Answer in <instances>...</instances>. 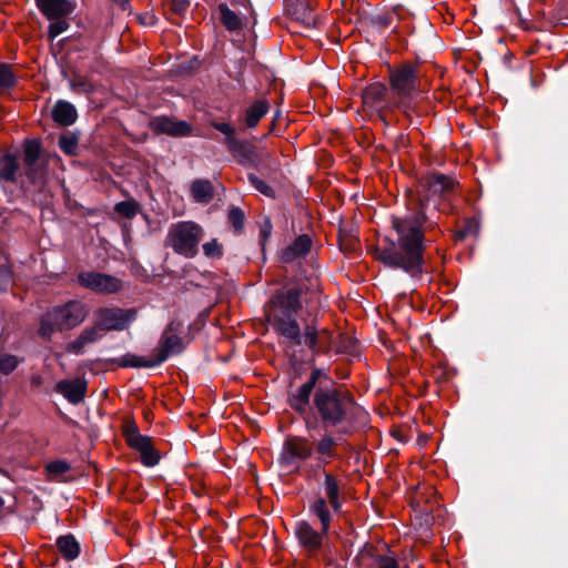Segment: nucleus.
Here are the masks:
<instances>
[{
	"label": "nucleus",
	"instance_id": "nucleus-42",
	"mask_svg": "<svg viewBox=\"0 0 568 568\" xmlns=\"http://www.w3.org/2000/svg\"><path fill=\"white\" fill-rule=\"evenodd\" d=\"M57 19H58L57 21L52 22L49 26V37L51 39L57 38L58 36H60L62 32H64L68 29V23L65 20H61L59 18H57Z\"/></svg>",
	"mask_w": 568,
	"mask_h": 568
},
{
	"label": "nucleus",
	"instance_id": "nucleus-7",
	"mask_svg": "<svg viewBox=\"0 0 568 568\" xmlns=\"http://www.w3.org/2000/svg\"><path fill=\"white\" fill-rule=\"evenodd\" d=\"M95 325L101 333L109 331H124L136 318L134 308L101 307L94 312Z\"/></svg>",
	"mask_w": 568,
	"mask_h": 568
},
{
	"label": "nucleus",
	"instance_id": "nucleus-37",
	"mask_svg": "<svg viewBox=\"0 0 568 568\" xmlns=\"http://www.w3.org/2000/svg\"><path fill=\"white\" fill-rule=\"evenodd\" d=\"M159 364H155V356L153 355L150 359H144L142 357H131L125 359L124 366H131V367H154Z\"/></svg>",
	"mask_w": 568,
	"mask_h": 568
},
{
	"label": "nucleus",
	"instance_id": "nucleus-39",
	"mask_svg": "<svg viewBox=\"0 0 568 568\" xmlns=\"http://www.w3.org/2000/svg\"><path fill=\"white\" fill-rule=\"evenodd\" d=\"M248 180L251 182V184L257 190L260 191L262 194L264 195H267V196H272L273 195V189L267 185L263 180H261L260 178L251 174L248 175Z\"/></svg>",
	"mask_w": 568,
	"mask_h": 568
},
{
	"label": "nucleus",
	"instance_id": "nucleus-29",
	"mask_svg": "<svg viewBox=\"0 0 568 568\" xmlns=\"http://www.w3.org/2000/svg\"><path fill=\"white\" fill-rule=\"evenodd\" d=\"M219 10L221 13V20L229 30L234 31L242 27L239 16L234 11L230 10L225 4H221Z\"/></svg>",
	"mask_w": 568,
	"mask_h": 568
},
{
	"label": "nucleus",
	"instance_id": "nucleus-31",
	"mask_svg": "<svg viewBox=\"0 0 568 568\" xmlns=\"http://www.w3.org/2000/svg\"><path fill=\"white\" fill-rule=\"evenodd\" d=\"M212 126L225 135L224 143L231 151L237 146L239 141L234 136L235 130L232 125L224 122H213Z\"/></svg>",
	"mask_w": 568,
	"mask_h": 568
},
{
	"label": "nucleus",
	"instance_id": "nucleus-11",
	"mask_svg": "<svg viewBox=\"0 0 568 568\" xmlns=\"http://www.w3.org/2000/svg\"><path fill=\"white\" fill-rule=\"evenodd\" d=\"M294 535L301 548L308 555H315L321 550L327 532L315 530L306 520H298L294 526Z\"/></svg>",
	"mask_w": 568,
	"mask_h": 568
},
{
	"label": "nucleus",
	"instance_id": "nucleus-9",
	"mask_svg": "<svg viewBox=\"0 0 568 568\" xmlns=\"http://www.w3.org/2000/svg\"><path fill=\"white\" fill-rule=\"evenodd\" d=\"M78 282L82 287L98 294H114L122 288V282L118 277L99 272H81Z\"/></svg>",
	"mask_w": 568,
	"mask_h": 568
},
{
	"label": "nucleus",
	"instance_id": "nucleus-33",
	"mask_svg": "<svg viewBox=\"0 0 568 568\" xmlns=\"http://www.w3.org/2000/svg\"><path fill=\"white\" fill-rule=\"evenodd\" d=\"M114 210L120 215L132 219L139 211V204L133 200L122 201L115 204Z\"/></svg>",
	"mask_w": 568,
	"mask_h": 568
},
{
	"label": "nucleus",
	"instance_id": "nucleus-35",
	"mask_svg": "<svg viewBox=\"0 0 568 568\" xmlns=\"http://www.w3.org/2000/svg\"><path fill=\"white\" fill-rule=\"evenodd\" d=\"M16 82L11 67L6 63H0V89H8Z\"/></svg>",
	"mask_w": 568,
	"mask_h": 568
},
{
	"label": "nucleus",
	"instance_id": "nucleus-32",
	"mask_svg": "<svg viewBox=\"0 0 568 568\" xmlns=\"http://www.w3.org/2000/svg\"><path fill=\"white\" fill-rule=\"evenodd\" d=\"M369 568H399L397 560L389 555H372Z\"/></svg>",
	"mask_w": 568,
	"mask_h": 568
},
{
	"label": "nucleus",
	"instance_id": "nucleus-10",
	"mask_svg": "<svg viewBox=\"0 0 568 568\" xmlns=\"http://www.w3.org/2000/svg\"><path fill=\"white\" fill-rule=\"evenodd\" d=\"M390 84L399 97L412 98L419 91L416 69L409 64L390 71Z\"/></svg>",
	"mask_w": 568,
	"mask_h": 568
},
{
	"label": "nucleus",
	"instance_id": "nucleus-14",
	"mask_svg": "<svg viewBox=\"0 0 568 568\" xmlns=\"http://www.w3.org/2000/svg\"><path fill=\"white\" fill-rule=\"evenodd\" d=\"M126 442L130 447L140 453L142 463L146 466H153L159 462L151 438L141 435L135 428L126 430Z\"/></svg>",
	"mask_w": 568,
	"mask_h": 568
},
{
	"label": "nucleus",
	"instance_id": "nucleus-34",
	"mask_svg": "<svg viewBox=\"0 0 568 568\" xmlns=\"http://www.w3.org/2000/svg\"><path fill=\"white\" fill-rule=\"evenodd\" d=\"M19 365L17 356L0 352V374L9 375Z\"/></svg>",
	"mask_w": 568,
	"mask_h": 568
},
{
	"label": "nucleus",
	"instance_id": "nucleus-2",
	"mask_svg": "<svg viewBox=\"0 0 568 568\" xmlns=\"http://www.w3.org/2000/svg\"><path fill=\"white\" fill-rule=\"evenodd\" d=\"M40 143L28 141L23 149V170H20L14 155L4 154L0 158V180L7 182L29 183L41 189L47 181V161L40 156Z\"/></svg>",
	"mask_w": 568,
	"mask_h": 568
},
{
	"label": "nucleus",
	"instance_id": "nucleus-4",
	"mask_svg": "<svg viewBox=\"0 0 568 568\" xmlns=\"http://www.w3.org/2000/svg\"><path fill=\"white\" fill-rule=\"evenodd\" d=\"M314 407L326 426H336L348 419L355 408L353 397L334 388L317 389L314 394Z\"/></svg>",
	"mask_w": 568,
	"mask_h": 568
},
{
	"label": "nucleus",
	"instance_id": "nucleus-3",
	"mask_svg": "<svg viewBox=\"0 0 568 568\" xmlns=\"http://www.w3.org/2000/svg\"><path fill=\"white\" fill-rule=\"evenodd\" d=\"M300 291L290 288L274 295L265 308L266 321L281 335L301 344V329L296 314L301 310Z\"/></svg>",
	"mask_w": 568,
	"mask_h": 568
},
{
	"label": "nucleus",
	"instance_id": "nucleus-44",
	"mask_svg": "<svg viewBox=\"0 0 568 568\" xmlns=\"http://www.w3.org/2000/svg\"><path fill=\"white\" fill-rule=\"evenodd\" d=\"M272 225L268 220L261 227V234L264 239H266L271 234Z\"/></svg>",
	"mask_w": 568,
	"mask_h": 568
},
{
	"label": "nucleus",
	"instance_id": "nucleus-15",
	"mask_svg": "<svg viewBox=\"0 0 568 568\" xmlns=\"http://www.w3.org/2000/svg\"><path fill=\"white\" fill-rule=\"evenodd\" d=\"M183 349L182 339L169 332H164L161 338L160 346L154 351L155 364H161L168 359L169 356L179 354Z\"/></svg>",
	"mask_w": 568,
	"mask_h": 568
},
{
	"label": "nucleus",
	"instance_id": "nucleus-22",
	"mask_svg": "<svg viewBox=\"0 0 568 568\" xmlns=\"http://www.w3.org/2000/svg\"><path fill=\"white\" fill-rule=\"evenodd\" d=\"M52 119L62 126H69L77 120L75 108L67 101L59 100L52 108Z\"/></svg>",
	"mask_w": 568,
	"mask_h": 568
},
{
	"label": "nucleus",
	"instance_id": "nucleus-27",
	"mask_svg": "<svg viewBox=\"0 0 568 568\" xmlns=\"http://www.w3.org/2000/svg\"><path fill=\"white\" fill-rule=\"evenodd\" d=\"M324 490L329 505L335 511L341 509L339 503V485L336 478L325 473Z\"/></svg>",
	"mask_w": 568,
	"mask_h": 568
},
{
	"label": "nucleus",
	"instance_id": "nucleus-45",
	"mask_svg": "<svg viewBox=\"0 0 568 568\" xmlns=\"http://www.w3.org/2000/svg\"><path fill=\"white\" fill-rule=\"evenodd\" d=\"M2 504H3V500H2V498L0 497V506H1Z\"/></svg>",
	"mask_w": 568,
	"mask_h": 568
},
{
	"label": "nucleus",
	"instance_id": "nucleus-28",
	"mask_svg": "<svg viewBox=\"0 0 568 568\" xmlns=\"http://www.w3.org/2000/svg\"><path fill=\"white\" fill-rule=\"evenodd\" d=\"M268 112V105L265 101L260 100L253 103L246 111L245 123L248 128L257 125L260 120Z\"/></svg>",
	"mask_w": 568,
	"mask_h": 568
},
{
	"label": "nucleus",
	"instance_id": "nucleus-6",
	"mask_svg": "<svg viewBox=\"0 0 568 568\" xmlns=\"http://www.w3.org/2000/svg\"><path fill=\"white\" fill-rule=\"evenodd\" d=\"M203 236V229L199 224L192 221L178 222L170 226L165 245L176 254L192 258L197 254Z\"/></svg>",
	"mask_w": 568,
	"mask_h": 568
},
{
	"label": "nucleus",
	"instance_id": "nucleus-17",
	"mask_svg": "<svg viewBox=\"0 0 568 568\" xmlns=\"http://www.w3.org/2000/svg\"><path fill=\"white\" fill-rule=\"evenodd\" d=\"M57 389L61 393L70 403L79 404L83 400L87 390V382L80 378L72 381H60L57 384Z\"/></svg>",
	"mask_w": 568,
	"mask_h": 568
},
{
	"label": "nucleus",
	"instance_id": "nucleus-23",
	"mask_svg": "<svg viewBox=\"0 0 568 568\" xmlns=\"http://www.w3.org/2000/svg\"><path fill=\"white\" fill-rule=\"evenodd\" d=\"M337 440L325 434L316 444V453L321 464H328L336 455Z\"/></svg>",
	"mask_w": 568,
	"mask_h": 568
},
{
	"label": "nucleus",
	"instance_id": "nucleus-38",
	"mask_svg": "<svg viewBox=\"0 0 568 568\" xmlns=\"http://www.w3.org/2000/svg\"><path fill=\"white\" fill-rule=\"evenodd\" d=\"M59 146L64 153L73 154L77 149V139L72 135H61Z\"/></svg>",
	"mask_w": 568,
	"mask_h": 568
},
{
	"label": "nucleus",
	"instance_id": "nucleus-43",
	"mask_svg": "<svg viewBox=\"0 0 568 568\" xmlns=\"http://www.w3.org/2000/svg\"><path fill=\"white\" fill-rule=\"evenodd\" d=\"M173 9L176 12H183L189 7L187 0H172Z\"/></svg>",
	"mask_w": 568,
	"mask_h": 568
},
{
	"label": "nucleus",
	"instance_id": "nucleus-20",
	"mask_svg": "<svg viewBox=\"0 0 568 568\" xmlns=\"http://www.w3.org/2000/svg\"><path fill=\"white\" fill-rule=\"evenodd\" d=\"M386 89L382 83H373L368 85L362 93L363 104L372 110L378 111L385 104Z\"/></svg>",
	"mask_w": 568,
	"mask_h": 568
},
{
	"label": "nucleus",
	"instance_id": "nucleus-36",
	"mask_svg": "<svg viewBox=\"0 0 568 568\" xmlns=\"http://www.w3.org/2000/svg\"><path fill=\"white\" fill-rule=\"evenodd\" d=\"M318 333L313 326H307L305 328L303 337L301 336V344L304 343L307 345L311 349L315 351L317 347L318 342Z\"/></svg>",
	"mask_w": 568,
	"mask_h": 568
},
{
	"label": "nucleus",
	"instance_id": "nucleus-21",
	"mask_svg": "<svg viewBox=\"0 0 568 568\" xmlns=\"http://www.w3.org/2000/svg\"><path fill=\"white\" fill-rule=\"evenodd\" d=\"M312 241L307 235H300L282 253L284 262L291 263L304 257L311 250Z\"/></svg>",
	"mask_w": 568,
	"mask_h": 568
},
{
	"label": "nucleus",
	"instance_id": "nucleus-18",
	"mask_svg": "<svg viewBox=\"0 0 568 568\" xmlns=\"http://www.w3.org/2000/svg\"><path fill=\"white\" fill-rule=\"evenodd\" d=\"M102 337V333L97 325L83 329L80 335L72 342L68 343L65 351L71 354L80 355L84 348L98 342Z\"/></svg>",
	"mask_w": 568,
	"mask_h": 568
},
{
	"label": "nucleus",
	"instance_id": "nucleus-19",
	"mask_svg": "<svg viewBox=\"0 0 568 568\" xmlns=\"http://www.w3.org/2000/svg\"><path fill=\"white\" fill-rule=\"evenodd\" d=\"M39 10L50 20L64 17L72 12L68 0H37Z\"/></svg>",
	"mask_w": 568,
	"mask_h": 568
},
{
	"label": "nucleus",
	"instance_id": "nucleus-1",
	"mask_svg": "<svg viewBox=\"0 0 568 568\" xmlns=\"http://www.w3.org/2000/svg\"><path fill=\"white\" fill-rule=\"evenodd\" d=\"M423 223L422 214L394 217L392 224L398 236V248L393 241H385L375 248L376 258L388 267L402 268L413 276L419 274L424 261Z\"/></svg>",
	"mask_w": 568,
	"mask_h": 568
},
{
	"label": "nucleus",
	"instance_id": "nucleus-12",
	"mask_svg": "<svg viewBox=\"0 0 568 568\" xmlns=\"http://www.w3.org/2000/svg\"><path fill=\"white\" fill-rule=\"evenodd\" d=\"M150 129L158 134L170 136H187L192 134V125L183 120H173L169 116H155L150 120Z\"/></svg>",
	"mask_w": 568,
	"mask_h": 568
},
{
	"label": "nucleus",
	"instance_id": "nucleus-24",
	"mask_svg": "<svg viewBox=\"0 0 568 568\" xmlns=\"http://www.w3.org/2000/svg\"><path fill=\"white\" fill-rule=\"evenodd\" d=\"M310 514L320 520L323 532H328L332 517L327 501L323 497H318L311 504Z\"/></svg>",
	"mask_w": 568,
	"mask_h": 568
},
{
	"label": "nucleus",
	"instance_id": "nucleus-16",
	"mask_svg": "<svg viewBox=\"0 0 568 568\" xmlns=\"http://www.w3.org/2000/svg\"><path fill=\"white\" fill-rule=\"evenodd\" d=\"M317 378L318 372L315 371L312 373L310 379L303 385H301L294 394H292L290 398V404L293 409L300 413L306 410L310 403L311 393L316 385Z\"/></svg>",
	"mask_w": 568,
	"mask_h": 568
},
{
	"label": "nucleus",
	"instance_id": "nucleus-40",
	"mask_svg": "<svg viewBox=\"0 0 568 568\" xmlns=\"http://www.w3.org/2000/svg\"><path fill=\"white\" fill-rule=\"evenodd\" d=\"M229 221L235 230H241L244 224V214L241 209L233 207L229 213Z\"/></svg>",
	"mask_w": 568,
	"mask_h": 568
},
{
	"label": "nucleus",
	"instance_id": "nucleus-5",
	"mask_svg": "<svg viewBox=\"0 0 568 568\" xmlns=\"http://www.w3.org/2000/svg\"><path fill=\"white\" fill-rule=\"evenodd\" d=\"M87 315V305L79 301H70L62 306L53 307L41 317L39 335L50 339L55 332L71 329L80 325Z\"/></svg>",
	"mask_w": 568,
	"mask_h": 568
},
{
	"label": "nucleus",
	"instance_id": "nucleus-30",
	"mask_svg": "<svg viewBox=\"0 0 568 568\" xmlns=\"http://www.w3.org/2000/svg\"><path fill=\"white\" fill-rule=\"evenodd\" d=\"M69 470L70 465L65 460H54L45 465V471L50 480H60Z\"/></svg>",
	"mask_w": 568,
	"mask_h": 568
},
{
	"label": "nucleus",
	"instance_id": "nucleus-25",
	"mask_svg": "<svg viewBox=\"0 0 568 568\" xmlns=\"http://www.w3.org/2000/svg\"><path fill=\"white\" fill-rule=\"evenodd\" d=\"M190 191L193 200L199 203H209L214 195L213 185L209 180L193 181Z\"/></svg>",
	"mask_w": 568,
	"mask_h": 568
},
{
	"label": "nucleus",
	"instance_id": "nucleus-26",
	"mask_svg": "<svg viewBox=\"0 0 568 568\" xmlns=\"http://www.w3.org/2000/svg\"><path fill=\"white\" fill-rule=\"evenodd\" d=\"M57 547L67 560H73L80 554V545L72 535L60 536L57 539Z\"/></svg>",
	"mask_w": 568,
	"mask_h": 568
},
{
	"label": "nucleus",
	"instance_id": "nucleus-13",
	"mask_svg": "<svg viewBox=\"0 0 568 568\" xmlns=\"http://www.w3.org/2000/svg\"><path fill=\"white\" fill-rule=\"evenodd\" d=\"M457 182L450 176H446L439 173L430 174L425 179L423 183V187L425 189L426 194L423 195L420 202L429 201L435 196H445L454 191ZM422 206H424V203H422Z\"/></svg>",
	"mask_w": 568,
	"mask_h": 568
},
{
	"label": "nucleus",
	"instance_id": "nucleus-41",
	"mask_svg": "<svg viewBox=\"0 0 568 568\" xmlns=\"http://www.w3.org/2000/svg\"><path fill=\"white\" fill-rule=\"evenodd\" d=\"M203 252L207 257H220L222 254V246L217 243L216 240H212L203 244Z\"/></svg>",
	"mask_w": 568,
	"mask_h": 568
},
{
	"label": "nucleus",
	"instance_id": "nucleus-8",
	"mask_svg": "<svg viewBox=\"0 0 568 568\" xmlns=\"http://www.w3.org/2000/svg\"><path fill=\"white\" fill-rule=\"evenodd\" d=\"M313 448L310 440L305 437L288 438L280 456V463L286 468H298L302 460L312 455Z\"/></svg>",
	"mask_w": 568,
	"mask_h": 568
}]
</instances>
